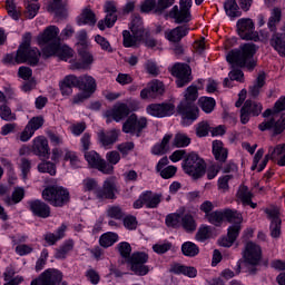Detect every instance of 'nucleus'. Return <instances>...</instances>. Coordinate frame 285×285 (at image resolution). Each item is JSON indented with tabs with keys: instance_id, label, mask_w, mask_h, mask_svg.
<instances>
[{
	"instance_id": "f257e3e1",
	"label": "nucleus",
	"mask_w": 285,
	"mask_h": 285,
	"mask_svg": "<svg viewBox=\"0 0 285 285\" xmlns=\"http://www.w3.org/2000/svg\"><path fill=\"white\" fill-rule=\"evenodd\" d=\"M32 40V36L30 33H26L22 38V43L20 45L17 53H8L3 61L4 63H30L31 66H37L39 63V57L41 53L37 48L30 47V41Z\"/></svg>"
},
{
	"instance_id": "f03ea898",
	"label": "nucleus",
	"mask_w": 285,
	"mask_h": 285,
	"mask_svg": "<svg viewBox=\"0 0 285 285\" xmlns=\"http://www.w3.org/2000/svg\"><path fill=\"white\" fill-rule=\"evenodd\" d=\"M184 100L178 105L177 110L183 117V126H188L199 117V108L195 106V101L199 97L198 89L195 85L189 86L184 95Z\"/></svg>"
},
{
	"instance_id": "7ed1b4c3",
	"label": "nucleus",
	"mask_w": 285,
	"mask_h": 285,
	"mask_svg": "<svg viewBox=\"0 0 285 285\" xmlns=\"http://www.w3.org/2000/svg\"><path fill=\"white\" fill-rule=\"evenodd\" d=\"M118 253L124 257V259H128L131 271L135 273V275H148L150 273V267L148 265H145L146 262H148V254L144 252H136L132 253V247L129 245L128 242H121L117 245Z\"/></svg>"
},
{
	"instance_id": "20e7f679",
	"label": "nucleus",
	"mask_w": 285,
	"mask_h": 285,
	"mask_svg": "<svg viewBox=\"0 0 285 285\" xmlns=\"http://www.w3.org/2000/svg\"><path fill=\"white\" fill-rule=\"evenodd\" d=\"M257 52V46L254 43H245L240 47L238 51H230L226 56V60L232 66H239V68H247V70H253L257 63L253 57Z\"/></svg>"
},
{
	"instance_id": "39448f33",
	"label": "nucleus",
	"mask_w": 285,
	"mask_h": 285,
	"mask_svg": "<svg viewBox=\"0 0 285 285\" xmlns=\"http://www.w3.org/2000/svg\"><path fill=\"white\" fill-rule=\"evenodd\" d=\"M184 173L193 179H199L206 174V165L199 155L191 153L181 164Z\"/></svg>"
},
{
	"instance_id": "423d86ee",
	"label": "nucleus",
	"mask_w": 285,
	"mask_h": 285,
	"mask_svg": "<svg viewBox=\"0 0 285 285\" xmlns=\"http://www.w3.org/2000/svg\"><path fill=\"white\" fill-rule=\"evenodd\" d=\"M129 28L132 36L128 30L122 31L125 48H132V46H137L144 39V21H141L140 17H134Z\"/></svg>"
},
{
	"instance_id": "0eeeda50",
	"label": "nucleus",
	"mask_w": 285,
	"mask_h": 285,
	"mask_svg": "<svg viewBox=\"0 0 285 285\" xmlns=\"http://www.w3.org/2000/svg\"><path fill=\"white\" fill-rule=\"evenodd\" d=\"M42 199L51 204V206L61 207L70 200L68 189L59 186H50L42 190Z\"/></svg>"
},
{
	"instance_id": "6e6552de",
	"label": "nucleus",
	"mask_w": 285,
	"mask_h": 285,
	"mask_svg": "<svg viewBox=\"0 0 285 285\" xmlns=\"http://www.w3.org/2000/svg\"><path fill=\"white\" fill-rule=\"evenodd\" d=\"M205 219H207V222L214 226H222L224 222H229V224L233 225L242 224V222H244L242 214L232 209L212 212L210 215H207Z\"/></svg>"
},
{
	"instance_id": "1a4fd4ad",
	"label": "nucleus",
	"mask_w": 285,
	"mask_h": 285,
	"mask_svg": "<svg viewBox=\"0 0 285 285\" xmlns=\"http://www.w3.org/2000/svg\"><path fill=\"white\" fill-rule=\"evenodd\" d=\"M237 33L240 39L245 41H264L267 36H259L257 31H255V22L250 18H242L237 21Z\"/></svg>"
},
{
	"instance_id": "9d476101",
	"label": "nucleus",
	"mask_w": 285,
	"mask_h": 285,
	"mask_svg": "<svg viewBox=\"0 0 285 285\" xmlns=\"http://www.w3.org/2000/svg\"><path fill=\"white\" fill-rule=\"evenodd\" d=\"M78 88L81 92L72 98V104H81L86 101V99H90L95 90H97V80H95L92 76H80Z\"/></svg>"
},
{
	"instance_id": "9b49d317",
	"label": "nucleus",
	"mask_w": 285,
	"mask_h": 285,
	"mask_svg": "<svg viewBox=\"0 0 285 285\" xmlns=\"http://www.w3.org/2000/svg\"><path fill=\"white\" fill-rule=\"evenodd\" d=\"M42 57H45V59H48V57H58L59 59H62V61H70V59L75 57V50L68 47V45L58 42L42 49Z\"/></svg>"
},
{
	"instance_id": "f8f14e48",
	"label": "nucleus",
	"mask_w": 285,
	"mask_h": 285,
	"mask_svg": "<svg viewBox=\"0 0 285 285\" xmlns=\"http://www.w3.org/2000/svg\"><path fill=\"white\" fill-rule=\"evenodd\" d=\"M190 8H193V0H180V10L177 6L173 7L169 11V17L175 19L176 23H188L193 19Z\"/></svg>"
},
{
	"instance_id": "ddd939ff",
	"label": "nucleus",
	"mask_w": 285,
	"mask_h": 285,
	"mask_svg": "<svg viewBox=\"0 0 285 285\" xmlns=\"http://www.w3.org/2000/svg\"><path fill=\"white\" fill-rule=\"evenodd\" d=\"M85 159L91 168H97V170H100L105 175H110L115 170V167L101 159V156L95 150L86 151Z\"/></svg>"
},
{
	"instance_id": "4468645a",
	"label": "nucleus",
	"mask_w": 285,
	"mask_h": 285,
	"mask_svg": "<svg viewBox=\"0 0 285 285\" xmlns=\"http://www.w3.org/2000/svg\"><path fill=\"white\" fill-rule=\"evenodd\" d=\"M59 32L57 26H49L38 36V46L42 48V52L45 48H50V46L59 43Z\"/></svg>"
},
{
	"instance_id": "2eb2a0df",
	"label": "nucleus",
	"mask_w": 285,
	"mask_h": 285,
	"mask_svg": "<svg viewBox=\"0 0 285 285\" xmlns=\"http://www.w3.org/2000/svg\"><path fill=\"white\" fill-rule=\"evenodd\" d=\"M148 126V119L146 117H137V115H130V117L126 120L122 126V132L137 135L139 137V132L144 130Z\"/></svg>"
},
{
	"instance_id": "dca6fc26",
	"label": "nucleus",
	"mask_w": 285,
	"mask_h": 285,
	"mask_svg": "<svg viewBox=\"0 0 285 285\" xmlns=\"http://www.w3.org/2000/svg\"><path fill=\"white\" fill-rule=\"evenodd\" d=\"M147 115L151 117H157L163 119L164 117H173L175 115V104L173 102H163V104H151L147 106Z\"/></svg>"
},
{
	"instance_id": "f3484780",
	"label": "nucleus",
	"mask_w": 285,
	"mask_h": 285,
	"mask_svg": "<svg viewBox=\"0 0 285 285\" xmlns=\"http://www.w3.org/2000/svg\"><path fill=\"white\" fill-rule=\"evenodd\" d=\"M61 279H63V275L59 269H47L30 285H59Z\"/></svg>"
},
{
	"instance_id": "a211bd4d",
	"label": "nucleus",
	"mask_w": 285,
	"mask_h": 285,
	"mask_svg": "<svg viewBox=\"0 0 285 285\" xmlns=\"http://www.w3.org/2000/svg\"><path fill=\"white\" fill-rule=\"evenodd\" d=\"M190 66L184 63H176L171 73L176 77V85L178 88H184L186 83H190Z\"/></svg>"
},
{
	"instance_id": "6ab92c4d",
	"label": "nucleus",
	"mask_w": 285,
	"mask_h": 285,
	"mask_svg": "<svg viewBox=\"0 0 285 285\" xmlns=\"http://www.w3.org/2000/svg\"><path fill=\"white\" fill-rule=\"evenodd\" d=\"M262 110H264L262 104L247 100L240 110L242 124L250 121V117H258V115H262Z\"/></svg>"
},
{
	"instance_id": "aec40b11",
	"label": "nucleus",
	"mask_w": 285,
	"mask_h": 285,
	"mask_svg": "<svg viewBox=\"0 0 285 285\" xmlns=\"http://www.w3.org/2000/svg\"><path fill=\"white\" fill-rule=\"evenodd\" d=\"M265 213L268 215L269 219H272V224L269 227L272 237H279V235H282V219L279 218V207L272 206L267 208Z\"/></svg>"
},
{
	"instance_id": "412c9836",
	"label": "nucleus",
	"mask_w": 285,
	"mask_h": 285,
	"mask_svg": "<svg viewBox=\"0 0 285 285\" xmlns=\"http://www.w3.org/2000/svg\"><path fill=\"white\" fill-rule=\"evenodd\" d=\"M164 82L159 80H151L147 87L140 91V99H157L159 95H164Z\"/></svg>"
},
{
	"instance_id": "4be33fe9",
	"label": "nucleus",
	"mask_w": 285,
	"mask_h": 285,
	"mask_svg": "<svg viewBox=\"0 0 285 285\" xmlns=\"http://www.w3.org/2000/svg\"><path fill=\"white\" fill-rule=\"evenodd\" d=\"M32 151L37 157L42 159H50V145H48V138L45 136H38L32 140Z\"/></svg>"
},
{
	"instance_id": "5701e85b",
	"label": "nucleus",
	"mask_w": 285,
	"mask_h": 285,
	"mask_svg": "<svg viewBox=\"0 0 285 285\" xmlns=\"http://www.w3.org/2000/svg\"><path fill=\"white\" fill-rule=\"evenodd\" d=\"M243 257L247 264H252L253 266L259 264V259H262V247L255 243H247Z\"/></svg>"
},
{
	"instance_id": "b1692460",
	"label": "nucleus",
	"mask_w": 285,
	"mask_h": 285,
	"mask_svg": "<svg viewBox=\"0 0 285 285\" xmlns=\"http://www.w3.org/2000/svg\"><path fill=\"white\" fill-rule=\"evenodd\" d=\"M242 230V223H234V225L228 227L227 236L218 240L219 246L224 248H230L235 244V239L239 237V232Z\"/></svg>"
},
{
	"instance_id": "393cba45",
	"label": "nucleus",
	"mask_w": 285,
	"mask_h": 285,
	"mask_svg": "<svg viewBox=\"0 0 285 285\" xmlns=\"http://www.w3.org/2000/svg\"><path fill=\"white\" fill-rule=\"evenodd\" d=\"M80 61L71 62V70H86L95 62V57L88 50L78 49Z\"/></svg>"
},
{
	"instance_id": "a878e982",
	"label": "nucleus",
	"mask_w": 285,
	"mask_h": 285,
	"mask_svg": "<svg viewBox=\"0 0 285 285\" xmlns=\"http://www.w3.org/2000/svg\"><path fill=\"white\" fill-rule=\"evenodd\" d=\"M258 129L262 132H264V130H273L274 135H282L285 130V119L281 118L275 120V118H272L269 120H264L258 125Z\"/></svg>"
},
{
	"instance_id": "bb28decb",
	"label": "nucleus",
	"mask_w": 285,
	"mask_h": 285,
	"mask_svg": "<svg viewBox=\"0 0 285 285\" xmlns=\"http://www.w3.org/2000/svg\"><path fill=\"white\" fill-rule=\"evenodd\" d=\"M130 115V108L124 102H118L111 110L106 111L107 119H114V121H121L126 119V116Z\"/></svg>"
},
{
	"instance_id": "cd10ccee",
	"label": "nucleus",
	"mask_w": 285,
	"mask_h": 285,
	"mask_svg": "<svg viewBox=\"0 0 285 285\" xmlns=\"http://www.w3.org/2000/svg\"><path fill=\"white\" fill-rule=\"evenodd\" d=\"M119 139V130L111 129L109 131H99L98 141L101 144L102 148H112V145Z\"/></svg>"
},
{
	"instance_id": "c85d7f7f",
	"label": "nucleus",
	"mask_w": 285,
	"mask_h": 285,
	"mask_svg": "<svg viewBox=\"0 0 285 285\" xmlns=\"http://www.w3.org/2000/svg\"><path fill=\"white\" fill-rule=\"evenodd\" d=\"M115 180L109 178L105 180L102 189L96 190V197L100 199V202H104V199H115Z\"/></svg>"
},
{
	"instance_id": "c756f323",
	"label": "nucleus",
	"mask_w": 285,
	"mask_h": 285,
	"mask_svg": "<svg viewBox=\"0 0 285 285\" xmlns=\"http://www.w3.org/2000/svg\"><path fill=\"white\" fill-rule=\"evenodd\" d=\"M164 166H168V157H163L156 166V170L159 173L160 177H163V179H171V177H175L177 167L170 165L164 168Z\"/></svg>"
},
{
	"instance_id": "7c9ffc66",
	"label": "nucleus",
	"mask_w": 285,
	"mask_h": 285,
	"mask_svg": "<svg viewBox=\"0 0 285 285\" xmlns=\"http://www.w3.org/2000/svg\"><path fill=\"white\" fill-rule=\"evenodd\" d=\"M190 31V28L186 26H179L176 27L175 29L167 30L165 32V37L168 41H171L173 43L179 42L180 39H184L186 35Z\"/></svg>"
},
{
	"instance_id": "2f4dec72",
	"label": "nucleus",
	"mask_w": 285,
	"mask_h": 285,
	"mask_svg": "<svg viewBox=\"0 0 285 285\" xmlns=\"http://www.w3.org/2000/svg\"><path fill=\"white\" fill-rule=\"evenodd\" d=\"M30 210L33 213V215H37V217H50V206L46 205V203L41 200H33L29 203Z\"/></svg>"
},
{
	"instance_id": "473e14b6",
	"label": "nucleus",
	"mask_w": 285,
	"mask_h": 285,
	"mask_svg": "<svg viewBox=\"0 0 285 285\" xmlns=\"http://www.w3.org/2000/svg\"><path fill=\"white\" fill-rule=\"evenodd\" d=\"M213 155L217 161H226L228 159V149L224 147V142L222 140L213 141Z\"/></svg>"
},
{
	"instance_id": "72a5a7b5",
	"label": "nucleus",
	"mask_w": 285,
	"mask_h": 285,
	"mask_svg": "<svg viewBox=\"0 0 285 285\" xmlns=\"http://www.w3.org/2000/svg\"><path fill=\"white\" fill-rule=\"evenodd\" d=\"M237 199L242 202L244 206H250V208H257V204L253 203V194L248 190V187L240 186L237 191Z\"/></svg>"
},
{
	"instance_id": "f704fd0d",
	"label": "nucleus",
	"mask_w": 285,
	"mask_h": 285,
	"mask_svg": "<svg viewBox=\"0 0 285 285\" xmlns=\"http://www.w3.org/2000/svg\"><path fill=\"white\" fill-rule=\"evenodd\" d=\"M282 153H285V145H278L276 147H271L265 159L259 165L258 173H262V170H264L266 168V164H268L269 157H271V159H277V156L282 155Z\"/></svg>"
},
{
	"instance_id": "c9c22d12",
	"label": "nucleus",
	"mask_w": 285,
	"mask_h": 285,
	"mask_svg": "<svg viewBox=\"0 0 285 285\" xmlns=\"http://www.w3.org/2000/svg\"><path fill=\"white\" fill-rule=\"evenodd\" d=\"M142 199L146 208H157L161 204V195L153 194V191H144Z\"/></svg>"
},
{
	"instance_id": "e433bc0d",
	"label": "nucleus",
	"mask_w": 285,
	"mask_h": 285,
	"mask_svg": "<svg viewBox=\"0 0 285 285\" xmlns=\"http://www.w3.org/2000/svg\"><path fill=\"white\" fill-rule=\"evenodd\" d=\"M117 242H119V235L112 232H107L99 238V244L102 248H110V246H114Z\"/></svg>"
},
{
	"instance_id": "4c0bfd02",
	"label": "nucleus",
	"mask_w": 285,
	"mask_h": 285,
	"mask_svg": "<svg viewBox=\"0 0 285 285\" xmlns=\"http://www.w3.org/2000/svg\"><path fill=\"white\" fill-rule=\"evenodd\" d=\"M97 18L90 9H85L78 18V26H95Z\"/></svg>"
},
{
	"instance_id": "58836bf2",
	"label": "nucleus",
	"mask_w": 285,
	"mask_h": 285,
	"mask_svg": "<svg viewBox=\"0 0 285 285\" xmlns=\"http://www.w3.org/2000/svg\"><path fill=\"white\" fill-rule=\"evenodd\" d=\"M271 46L274 47L281 57H285V35H274L271 40Z\"/></svg>"
},
{
	"instance_id": "ea45409f",
	"label": "nucleus",
	"mask_w": 285,
	"mask_h": 285,
	"mask_svg": "<svg viewBox=\"0 0 285 285\" xmlns=\"http://www.w3.org/2000/svg\"><path fill=\"white\" fill-rule=\"evenodd\" d=\"M170 139H173V135H165L161 142L153 147V155H166L169 150L168 144H170Z\"/></svg>"
},
{
	"instance_id": "a19ab883",
	"label": "nucleus",
	"mask_w": 285,
	"mask_h": 285,
	"mask_svg": "<svg viewBox=\"0 0 285 285\" xmlns=\"http://www.w3.org/2000/svg\"><path fill=\"white\" fill-rule=\"evenodd\" d=\"M171 272L176 275H186L187 277H197V269L195 267H188L176 264L171 267Z\"/></svg>"
},
{
	"instance_id": "79ce46f5",
	"label": "nucleus",
	"mask_w": 285,
	"mask_h": 285,
	"mask_svg": "<svg viewBox=\"0 0 285 285\" xmlns=\"http://www.w3.org/2000/svg\"><path fill=\"white\" fill-rule=\"evenodd\" d=\"M229 78H225L224 86L225 88H232L233 81H239L243 83L244 81V72L242 70H232L228 75Z\"/></svg>"
},
{
	"instance_id": "37998d69",
	"label": "nucleus",
	"mask_w": 285,
	"mask_h": 285,
	"mask_svg": "<svg viewBox=\"0 0 285 285\" xmlns=\"http://www.w3.org/2000/svg\"><path fill=\"white\" fill-rule=\"evenodd\" d=\"M181 253L186 257H196V255H199V247L193 242H185L181 245Z\"/></svg>"
},
{
	"instance_id": "c03bdc74",
	"label": "nucleus",
	"mask_w": 285,
	"mask_h": 285,
	"mask_svg": "<svg viewBox=\"0 0 285 285\" xmlns=\"http://www.w3.org/2000/svg\"><path fill=\"white\" fill-rule=\"evenodd\" d=\"M225 12L228 17H240L239 6L236 0H226L224 4Z\"/></svg>"
},
{
	"instance_id": "a18cd8bd",
	"label": "nucleus",
	"mask_w": 285,
	"mask_h": 285,
	"mask_svg": "<svg viewBox=\"0 0 285 285\" xmlns=\"http://www.w3.org/2000/svg\"><path fill=\"white\" fill-rule=\"evenodd\" d=\"M63 161H69L71 168H81V160L77 153L65 149Z\"/></svg>"
},
{
	"instance_id": "49530a36",
	"label": "nucleus",
	"mask_w": 285,
	"mask_h": 285,
	"mask_svg": "<svg viewBox=\"0 0 285 285\" xmlns=\"http://www.w3.org/2000/svg\"><path fill=\"white\" fill-rule=\"evenodd\" d=\"M266 83V73H259L256 82L249 88V92L252 97H257L259 95V90L264 88V85Z\"/></svg>"
},
{
	"instance_id": "de8ad7c7",
	"label": "nucleus",
	"mask_w": 285,
	"mask_h": 285,
	"mask_svg": "<svg viewBox=\"0 0 285 285\" xmlns=\"http://www.w3.org/2000/svg\"><path fill=\"white\" fill-rule=\"evenodd\" d=\"M38 170L40 173H48V175L55 177V175H57V165L50 160H45L38 164Z\"/></svg>"
},
{
	"instance_id": "09e8293b",
	"label": "nucleus",
	"mask_w": 285,
	"mask_h": 285,
	"mask_svg": "<svg viewBox=\"0 0 285 285\" xmlns=\"http://www.w3.org/2000/svg\"><path fill=\"white\" fill-rule=\"evenodd\" d=\"M198 104L204 112L210 114L213 110H215V100L210 97H202L198 100Z\"/></svg>"
},
{
	"instance_id": "8fccbe9b",
	"label": "nucleus",
	"mask_w": 285,
	"mask_h": 285,
	"mask_svg": "<svg viewBox=\"0 0 285 285\" xmlns=\"http://www.w3.org/2000/svg\"><path fill=\"white\" fill-rule=\"evenodd\" d=\"M117 23V13H107L104 20L98 22L99 30H105L106 28H112Z\"/></svg>"
},
{
	"instance_id": "3c124183",
	"label": "nucleus",
	"mask_w": 285,
	"mask_h": 285,
	"mask_svg": "<svg viewBox=\"0 0 285 285\" xmlns=\"http://www.w3.org/2000/svg\"><path fill=\"white\" fill-rule=\"evenodd\" d=\"M94 41L97 43V46H99V48L101 50H104V52H112V46L110 45V41H108V39H106V37L101 36V35H96L94 37Z\"/></svg>"
},
{
	"instance_id": "603ef678",
	"label": "nucleus",
	"mask_w": 285,
	"mask_h": 285,
	"mask_svg": "<svg viewBox=\"0 0 285 285\" xmlns=\"http://www.w3.org/2000/svg\"><path fill=\"white\" fill-rule=\"evenodd\" d=\"M173 145L176 148H186L187 146H190V137L186 134H176Z\"/></svg>"
},
{
	"instance_id": "864d4df0",
	"label": "nucleus",
	"mask_w": 285,
	"mask_h": 285,
	"mask_svg": "<svg viewBox=\"0 0 285 285\" xmlns=\"http://www.w3.org/2000/svg\"><path fill=\"white\" fill-rule=\"evenodd\" d=\"M279 21H282V9L274 8L271 12V17L268 20V28H271L273 30L275 28V26H277V23H279Z\"/></svg>"
},
{
	"instance_id": "5fc2aeb1",
	"label": "nucleus",
	"mask_w": 285,
	"mask_h": 285,
	"mask_svg": "<svg viewBox=\"0 0 285 285\" xmlns=\"http://www.w3.org/2000/svg\"><path fill=\"white\" fill-rule=\"evenodd\" d=\"M75 244L72 242L65 243L56 252L57 259H66V256L72 250Z\"/></svg>"
},
{
	"instance_id": "6e6d98bb",
	"label": "nucleus",
	"mask_w": 285,
	"mask_h": 285,
	"mask_svg": "<svg viewBox=\"0 0 285 285\" xmlns=\"http://www.w3.org/2000/svg\"><path fill=\"white\" fill-rule=\"evenodd\" d=\"M107 217L110 219H124V209L119 206H109L107 208Z\"/></svg>"
},
{
	"instance_id": "4d7b16f0",
	"label": "nucleus",
	"mask_w": 285,
	"mask_h": 285,
	"mask_svg": "<svg viewBox=\"0 0 285 285\" xmlns=\"http://www.w3.org/2000/svg\"><path fill=\"white\" fill-rule=\"evenodd\" d=\"M181 218L183 216L179 214H169L166 217V225L169 228H178V226H181Z\"/></svg>"
},
{
	"instance_id": "13d9d810",
	"label": "nucleus",
	"mask_w": 285,
	"mask_h": 285,
	"mask_svg": "<svg viewBox=\"0 0 285 285\" xmlns=\"http://www.w3.org/2000/svg\"><path fill=\"white\" fill-rule=\"evenodd\" d=\"M19 168L21 170L22 179L26 181V179H28V175H30L32 163L28 158H21Z\"/></svg>"
},
{
	"instance_id": "bf43d9fd",
	"label": "nucleus",
	"mask_w": 285,
	"mask_h": 285,
	"mask_svg": "<svg viewBox=\"0 0 285 285\" xmlns=\"http://www.w3.org/2000/svg\"><path fill=\"white\" fill-rule=\"evenodd\" d=\"M0 117L4 121H14V119H17V116L12 112V109H10L8 105H2L0 107Z\"/></svg>"
},
{
	"instance_id": "052dcab7",
	"label": "nucleus",
	"mask_w": 285,
	"mask_h": 285,
	"mask_svg": "<svg viewBox=\"0 0 285 285\" xmlns=\"http://www.w3.org/2000/svg\"><path fill=\"white\" fill-rule=\"evenodd\" d=\"M6 8L8 13L12 19H14V21L19 20V17H21V12L17 10V4L14 3V0H7Z\"/></svg>"
},
{
	"instance_id": "680f3d73",
	"label": "nucleus",
	"mask_w": 285,
	"mask_h": 285,
	"mask_svg": "<svg viewBox=\"0 0 285 285\" xmlns=\"http://www.w3.org/2000/svg\"><path fill=\"white\" fill-rule=\"evenodd\" d=\"M180 226H183V228L187 232L195 230L197 228V224L195 223V218H193L188 214L183 216Z\"/></svg>"
},
{
	"instance_id": "e2e57ef3",
	"label": "nucleus",
	"mask_w": 285,
	"mask_h": 285,
	"mask_svg": "<svg viewBox=\"0 0 285 285\" xmlns=\"http://www.w3.org/2000/svg\"><path fill=\"white\" fill-rule=\"evenodd\" d=\"M210 235H212L210 227L203 225L200 226V228L196 234V239L197 242H206V239L210 238Z\"/></svg>"
},
{
	"instance_id": "0e129e2a",
	"label": "nucleus",
	"mask_w": 285,
	"mask_h": 285,
	"mask_svg": "<svg viewBox=\"0 0 285 285\" xmlns=\"http://www.w3.org/2000/svg\"><path fill=\"white\" fill-rule=\"evenodd\" d=\"M97 180L92 179V178H86L82 180V190L83 193H91V190H95V193L97 194Z\"/></svg>"
},
{
	"instance_id": "69168bd1",
	"label": "nucleus",
	"mask_w": 285,
	"mask_h": 285,
	"mask_svg": "<svg viewBox=\"0 0 285 285\" xmlns=\"http://www.w3.org/2000/svg\"><path fill=\"white\" fill-rule=\"evenodd\" d=\"M37 12H39V4L37 2L27 4L24 12L27 19H35L37 17Z\"/></svg>"
},
{
	"instance_id": "338daca9",
	"label": "nucleus",
	"mask_w": 285,
	"mask_h": 285,
	"mask_svg": "<svg viewBox=\"0 0 285 285\" xmlns=\"http://www.w3.org/2000/svg\"><path fill=\"white\" fill-rule=\"evenodd\" d=\"M27 126L33 131L37 132L41 126H43V117H33L27 124Z\"/></svg>"
},
{
	"instance_id": "774afa93",
	"label": "nucleus",
	"mask_w": 285,
	"mask_h": 285,
	"mask_svg": "<svg viewBox=\"0 0 285 285\" xmlns=\"http://www.w3.org/2000/svg\"><path fill=\"white\" fill-rule=\"evenodd\" d=\"M208 132H210V125H208V122L203 121V122L198 124V126L196 128L197 137H206L208 135Z\"/></svg>"
}]
</instances>
